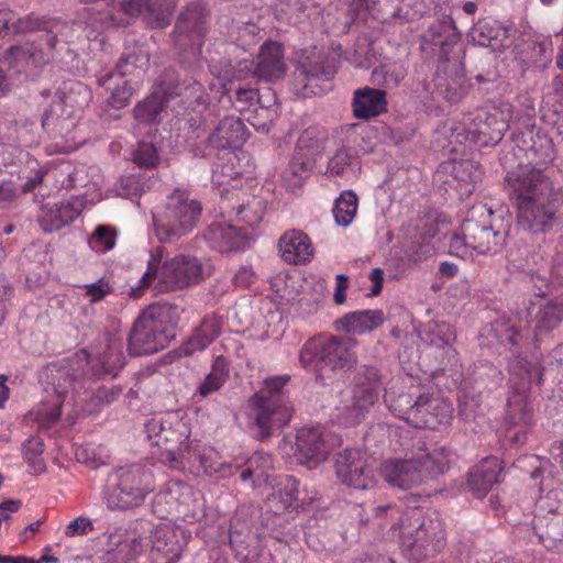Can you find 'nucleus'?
Returning <instances> with one entry per match:
<instances>
[{
  "instance_id": "obj_46",
  "label": "nucleus",
  "mask_w": 563,
  "mask_h": 563,
  "mask_svg": "<svg viewBox=\"0 0 563 563\" xmlns=\"http://www.w3.org/2000/svg\"><path fill=\"white\" fill-rule=\"evenodd\" d=\"M520 391L514 393L507 402L506 423L507 426L529 428L532 423V410L525 395V383Z\"/></svg>"
},
{
  "instance_id": "obj_24",
  "label": "nucleus",
  "mask_w": 563,
  "mask_h": 563,
  "mask_svg": "<svg viewBox=\"0 0 563 563\" xmlns=\"http://www.w3.org/2000/svg\"><path fill=\"white\" fill-rule=\"evenodd\" d=\"M460 32L450 15L432 22L422 35V49L438 51L441 62H449V54L457 43Z\"/></svg>"
},
{
  "instance_id": "obj_27",
  "label": "nucleus",
  "mask_w": 563,
  "mask_h": 563,
  "mask_svg": "<svg viewBox=\"0 0 563 563\" xmlns=\"http://www.w3.org/2000/svg\"><path fill=\"white\" fill-rule=\"evenodd\" d=\"M435 92L450 103L460 102L468 92L470 85L465 78L463 64L459 60L449 63L434 77Z\"/></svg>"
},
{
  "instance_id": "obj_59",
  "label": "nucleus",
  "mask_w": 563,
  "mask_h": 563,
  "mask_svg": "<svg viewBox=\"0 0 563 563\" xmlns=\"http://www.w3.org/2000/svg\"><path fill=\"white\" fill-rule=\"evenodd\" d=\"M159 159L156 146L150 142H139L133 152V162L140 167L153 168Z\"/></svg>"
},
{
  "instance_id": "obj_53",
  "label": "nucleus",
  "mask_w": 563,
  "mask_h": 563,
  "mask_svg": "<svg viewBox=\"0 0 563 563\" xmlns=\"http://www.w3.org/2000/svg\"><path fill=\"white\" fill-rule=\"evenodd\" d=\"M357 196L352 190L343 191L335 200L333 216L339 225L347 227L356 214Z\"/></svg>"
},
{
  "instance_id": "obj_45",
  "label": "nucleus",
  "mask_w": 563,
  "mask_h": 563,
  "mask_svg": "<svg viewBox=\"0 0 563 563\" xmlns=\"http://www.w3.org/2000/svg\"><path fill=\"white\" fill-rule=\"evenodd\" d=\"M162 88L168 97H185L186 101L198 100L203 91L202 85L195 78L185 75L180 77L174 70H168L163 77Z\"/></svg>"
},
{
  "instance_id": "obj_64",
  "label": "nucleus",
  "mask_w": 563,
  "mask_h": 563,
  "mask_svg": "<svg viewBox=\"0 0 563 563\" xmlns=\"http://www.w3.org/2000/svg\"><path fill=\"white\" fill-rule=\"evenodd\" d=\"M355 155L349 148H339L328 164V172L331 175H343L346 167L355 159Z\"/></svg>"
},
{
  "instance_id": "obj_51",
  "label": "nucleus",
  "mask_w": 563,
  "mask_h": 563,
  "mask_svg": "<svg viewBox=\"0 0 563 563\" xmlns=\"http://www.w3.org/2000/svg\"><path fill=\"white\" fill-rule=\"evenodd\" d=\"M43 452L44 442L40 437H31L22 445L24 460L33 475H40L46 471V465L42 456Z\"/></svg>"
},
{
  "instance_id": "obj_52",
  "label": "nucleus",
  "mask_w": 563,
  "mask_h": 563,
  "mask_svg": "<svg viewBox=\"0 0 563 563\" xmlns=\"http://www.w3.org/2000/svg\"><path fill=\"white\" fill-rule=\"evenodd\" d=\"M100 87H104L106 90L110 91V96L107 100V107L119 111L130 103L131 97L133 95V88L131 86L130 79H114L112 84L99 85Z\"/></svg>"
},
{
  "instance_id": "obj_55",
  "label": "nucleus",
  "mask_w": 563,
  "mask_h": 563,
  "mask_svg": "<svg viewBox=\"0 0 563 563\" xmlns=\"http://www.w3.org/2000/svg\"><path fill=\"white\" fill-rule=\"evenodd\" d=\"M163 107L161 98L157 95H152L135 106L134 118L142 123L156 122Z\"/></svg>"
},
{
  "instance_id": "obj_6",
  "label": "nucleus",
  "mask_w": 563,
  "mask_h": 563,
  "mask_svg": "<svg viewBox=\"0 0 563 563\" xmlns=\"http://www.w3.org/2000/svg\"><path fill=\"white\" fill-rule=\"evenodd\" d=\"M176 309L167 303L147 307L134 321L128 336L131 356L151 355L165 349L175 336Z\"/></svg>"
},
{
  "instance_id": "obj_61",
  "label": "nucleus",
  "mask_w": 563,
  "mask_h": 563,
  "mask_svg": "<svg viewBox=\"0 0 563 563\" xmlns=\"http://www.w3.org/2000/svg\"><path fill=\"white\" fill-rule=\"evenodd\" d=\"M117 230L110 225H98L92 235L91 244L100 252H107L114 247Z\"/></svg>"
},
{
  "instance_id": "obj_57",
  "label": "nucleus",
  "mask_w": 563,
  "mask_h": 563,
  "mask_svg": "<svg viewBox=\"0 0 563 563\" xmlns=\"http://www.w3.org/2000/svg\"><path fill=\"white\" fill-rule=\"evenodd\" d=\"M146 186V179L141 174L123 175L115 185L119 196L135 198L141 196Z\"/></svg>"
},
{
  "instance_id": "obj_30",
  "label": "nucleus",
  "mask_w": 563,
  "mask_h": 563,
  "mask_svg": "<svg viewBox=\"0 0 563 563\" xmlns=\"http://www.w3.org/2000/svg\"><path fill=\"white\" fill-rule=\"evenodd\" d=\"M150 63L148 53L140 45L126 46L119 58L113 71L97 77L98 85L112 84L114 79H129L139 71L147 68Z\"/></svg>"
},
{
  "instance_id": "obj_7",
  "label": "nucleus",
  "mask_w": 563,
  "mask_h": 563,
  "mask_svg": "<svg viewBox=\"0 0 563 563\" xmlns=\"http://www.w3.org/2000/svg\"><path fill=\"white\" fill-rule=\"evenodd\" d=\"M450 467V451L444 446L408 459L387 461L382 470L384 479L393 487L406 490L443 475Z\"/></svg>"
},
{
  "instance_id": "obj_28",
  "label": "nucleus",
  "mask_w": 563,
  "mask_h": 563,
  "mask_svg": "<svg viewBox=\"0 0 563 563\" xmlns=\"http://www.w3.org/2000/svg\"><path fill=\"white\" fill-rule=\"evenodd\" d=\"M247 139L243 121L233 115L224 117L205 139V144L213 150L239 148Z\"/></svg>"
},
{
  "instance_id": "obj_33",
  "label": "nucleus",
  "mask_w": 563,
  "mask_h": 563,
  "mask_svg": "<svg viewBox=\"0 0 563 563\" xmlns=\"http://www.w3.org/2000/svg\"><path fill=\"white\" fill-rule=\"evenodd\" d=\"M266 507L274 514H282L285 510H298L303 508L305 499L301 497L299 481L291 476H280L277 489L266 498Z\"/></svg>"
},
{
  "instance_id": "obj_3",
  "label": "nucleus",
  "mask_w": 563,
  "mask_h": 563,
  "mask_svg": "<svg viewBox=\"0 0 563 563\" xmlns=\"http://www.w3.org/2000/svg\"><path fill=\"white\" fill-rule=\"evenodd\" d=\"M90 355L81 349L67 357L54 361L45 365L40 379L48 387L56 397L49 408H45L38 413L43 417V422L47 426L56 423L62 413V406L69 396H74L84 387V382L88 374Z\"/></svg>"
},
{
  "instance_id": "obj_11",
  "label": "nucleus",
  "mask_w": 563,
  "mask_h": 563,
  "mask_svg": "<svg viewBox=\"0 0 563 563\" xmlns=\"http://www.w3.org/2000/svg\"><path fill=\"white\" fill-rule=\"evenodd\" d=\"M380 384L378 369L371 365H362L355 376L351 397L335 407L336 422L346 428L360 424L377 401Z\"/></svg>"
},
{
  "instance_id": "obj_44",
  "label": "nucleus",
  "mask_w": 563,
  "mask_h": 563,
  "mask_svg": "<svg viewBox=\"0 0 563 563\" xmlns=\"http://www.w3.org/2000/svg\"><path fill=\"white\" fill-rule=\"evenodd\" d=\"M536 309V307H533ZM563 321V292L547 300L537 307L534 313L536 336L549 333L556 329Z\"/></svg>"
},
{
  "instance_id": "obj_18",
  "label": "nucleus",
  "mask_w": 563,
  "mask_h": 563,
  "mask_svg": "<svg viewBox=\"0 0 563 563\" xmlns=\"http://www.w3.org/2000/svg\"><path fill=\"white\" fill-rule=\"evenodd\" d=\"M335 471L341 482L352 488L366 490L375 486L373 470L358 449H345L335 457Z\"/></svg>"
},
{
  "instance_id": "obj_49",
  "label": "nucleus",
  "mask_w": 563,
  "mask_h": 563,
  "mask_svg": "<svg viewBox=\"0 0 563 563\" xmlns=\"http://www.w3.org/2000/svg\"><path fill=\"white\" fill-rule=\"evenodd\" d=\"M229 377V362L223 356H218L211 366L210 373L198 387V394L207 397L219 390Z\"/></svg>"
},
{
  "instance_id": "obj_29",
  "label": "nucleus",
  "mask_w": 563,
  "mask_h": 563,
  "mask_svg": "<svg viewBox=\"0 0 563 563\" xmlns=\"http://www.w3.org/2000/svg\"><path fill=\"white\" fill-rule=\"evenodd\" d=\"M511 29L503 26L498 21L478 20L468 32L470 41L493 52H501L512 44Z\"/></svg>"
},
{
  "instance_id": "obj_12",
  "label": "nucleus",
  "mask_w": 563,
  "mask_h": 563,
  "mask_svg": "<svg viewBox=\"0 0 563 563\" xmlns=\"http://www.w3.org/2000/svg\"><path fill=\"white\" fill-rule=\"evenodd\" d=\"M445 545V523L437 510L427 512L415 531L402 539L404 550L415 563L434 556Z\"/></svg>"
},
{
  "instance_id": "obj_1",
  "label": "nucleus",
  "mask_w": 563,
  "mask_h": 563,
  "mask_svg": "<svg viewBox=\"0 0 563 563\" xmlns=\"http://www.w3.org/2000/svg\"><path fill=\"white\" fill-rule=\"evenodd\" d=\"M505 181L521 229L545 234L560 227L563 195L542 169L508 170Z\"/></svg>"
},
{
  "instance_id": "obj_63",
  "label": "nucleus",
  "mask_w": 563,
  "mask_h": 563,
  "mask_svg": "<svg viewBox=\"0 0 563 563\" xmlns=\"http://www.w3.org/2000/svg\"><path fill=\"white\" fill-rule=\"evenodd\" d=\"M336 59L334 57H327L324 60L317 64H309L307 73L312 81L316 80H330L336 74Z\"/></svg>"
},
{
  "instance_id": "obj_2",
  "label": "nucleus",
  "mask_w": 563,
  "mask_h": 563,
  "mask_svg": "<svg viewBox=\"0 0 563 563\" xmlns=\"http://www.w3.org/2000/svg\"><path fill=\"white\" fill-rule=\"evenodd\" d=\"M356 341L345 335H317L300 350V365L314 375L322 386L330 385L338 373L352 369L357 363Z\"/></svg>"
},
{
  "instance_id": "obj_13",
  "label": "nucleus",
  "mask_w": 563,
  "mask_h": 563,
  "mask_svg": "<svg viewBox=\"0 0 563 563\" xmlns=\"http://www.w3.org/2000/svg\"><path fill=\"white\" fill-rule=\"evenodd\" d=\"M510 224L494 217L492 210H486L479 219L467 218L461 225V232L465 235L471 249L481 254H497L505 244Z\"/></svg>"
},
{
  "instance_id": "obj_32",
  "label": "nucleus",
  "mask_w": 563,
  "mask_h": 563,
  "mask_svg": "<svg viewBox=\"0 0 563 563\" xmlns=\"http://www.w3.org/2000/svg\"><path fill=\"white\" fill-rule=\"evenodd\" d=\"M282 258L291 265H306L311 262L314 249L310 238L301 230H288L278 241Z\"/></svg>"
},
{
  "instance_id": "obj_22",
  "label": "nucleus",
  "mask_w": 563,
  "mask_h": 563,
  "mask_svg": "<svg viewBox=\"0 0 563 563\" xmlns=\"http://www.w3.org/2000/svg\"><path fill=\"white\" fill-rule=\"evenodd\" d=\"M55 97L58 102L54 101V104L43 113L42 125L44 129L51 125V120L57 108L62 112L67 111L68 115L73 114L76 110L84 109L91 100V91L85 84L70 80L63 82Z\"/></svg>"
},
{
  "instance_id": "obj_54",
  "label": "nucleus",
  "mask_w": 563,
  "mask_h": 563,
  "mask_svg": "<svg viewBox=\"0 0 563 563\" xmlns=\"http://www.w3.org/2000/svg\"><path fill=\"white\" fill-rule=\"evenodd\" d=\"M544 367L539 364H532L527 358L516 356L509 362V372L511 375L519 377L528 384L536 382L540 384L542 380Z\"/></svg>"
},
{
  "instance_id": "obj_40",
  "label": "nucleus",
  "mask_w": 563,
  "mask_h": 563,
  "mask_svg": "<svg viewBox=\"0 0 563 563\" xmlns=\"http://www.w3.org/2000/svg\"><path fill=\"white\" fill-rule=\"evenodd\" d=\"M3 67H19L18 71L37 68L46 63L45 54L34 43L11 46L0 60Z\"/></svg>"
},
{
  "instance_id": "obj_58",
  "label": "nucleus",
  "mask_w": 563,
  "mask_h": 563,
  "mask_svg": "<svg viewBox=\"0 0 563 563\" xmlns=\"http://www.w3.org/2000/svg\"><path fill=\"white\" fill-rule=\"evenodd\" d=\"M229 82L235 84H250L251 86H255L260 82L257 78V71L255 66V60L253 59H242L236 63L232 70V78Z\"/></svg>"
},
{
  "instance_id": "obj_26",
  "label": "nucleus",
  "mask_w": 563,
  "mask_h": 563,
  "mask_svg": "<svg viewBox=\"0 0 563 563\" xmlns=\"http://www.w3.org/2000/svg\"><path fill=\"white\" fill-rule=\"evenodd\" d=\"M329 452L330 446L320 428H301L297 431L294 454L300 464H319Z\"/></svg>"
},
{
  "instance_id": "obj_14",
  "label": "nucleus",
  "mask_w": 563,
  "mask_h": 563,
  "mask_svg": "<svg viewBox=\"0 0 563 563\" xmlns=\"http://www.w3.org/2000/svg\"><path fill=\"white\" fill-rule=\"evenodd\" d=\"M508 124L496 115L488 113L477 114L470 123H460L452 129L451 142L478 147L498 144L507 130Z\"/></svg>"
},
{
  "instance_id": "obj_5",
  "label": "nucleus",
  "mask_w": 563,
  "mask_h": 563,
  "mask_svg": "<svg viewBox=\"0 0 563 563\" xmlns=\"http://www.w3.org/2000/svg\"><path fill=\"white\" fill-rule=\"evenodd\" d=\"M289 380V375L267 378L264 387L250 398L257 440H267L290 421L294 409L285 391Z\"/></svg>"
},
{
  "instance_id": "obj_25",
  "label": "nucleus",
  "mask_w": 563,
  "mask_h": 563,
  "mask_svg": "<svg viewBox=\"0 0 563 563\" xmlns=\"http://www.w3.org/2000/svg\"><path fill=\"white\" fill-rule=\"evenodd\" d=\"M205 238L212 249L230 253L244 250L253 240V234L243 227L217 222L209 225Z\"/></svg>"
},
{
  "instance_id": "obj_43",
  "label": "nucleus",
  "mask_w": 563,
  "mask_h": 563,
  "mask_svg": "<svg viewBox=\"0 0 563 563\" xmlns=\"http://www.w3.org/2000/svg\"><path fill=\"white\" fill-rule=\"evenodd\" d=\"M221 100L223 102L227 100L232 108L241 113L250 112L260 103H262L258 90L255 88V86H251V82H228L223 85Z\"/></svg>"
},
{
  "instance_id": "obj_16",
  "label": "nucleus",
  "mask_w": 563,
  "mask_h": 563,
  "mask_svg": "<svg viewBox=\"0 0 563 563\" xmlns=\"http://www.w3.org/2000/svg\"><path fill=\"white\" fill-rule=\"evenodd\" d=\"M511 141L514 143L512 155H522L526 157L527 165L520 161L517 164V169L537 168V165L547 164L553 159L554 148L552 140L540 129H526L512 133Z\"/></svg>"
},
{
  "instance_id": "obj_35",
  "label": "nucleus",
  "mask_w": 563,
  "mask_h": 563,
  "mask_svg": "<svg viewBox=\"0 0 563 563\" xmlns=\"http://www.w3.org/2000/svg\"><path fill=\"white\" fill-rule=\"evenodd\" d=\"M229 542L241 563H254L261 555L260 537L245 525L235 522L231 526Z\"/></svg>"
},
{
  "instance_id": "obj_21",
  "label": "nucleus",
  "mask_w": 563,
  "mask_h": 563,
  "mask_svg": "<svg viewBox=\"0 0 563 563\" xmlns=\"http://www.w3.org/2000/svg\"><path fill=\"white\" fill-rule=\"evenodd\" d=\"M416 408L417 412L411 418L415 428L438 430L452 419V404L439 397L419 396Z\"/></svg>"
},
{
  "instance_id": "obj_34",
  "label": "nucleus",
  "mask_w": 563,
  "mask_h": 563,
  "mask_svg": "<svg viewBox=\"0 0 563 563\" xmlns=\"http://www.w3.org/2000/svg\"><path fill=\"white\" fill-rule=\"evenodd\" d=\"M255 66L260 81L274 82L282 79L287 70L282 44L277 42L264 43L261 46Z\"/></svg>"
},
{
  "instance_id": "obj_39",
  "label": "nucleus",
  "mask_w": 563,
  "mask_h": 563,
  "mask_svg": "<svg viewBox=\"0 0 563 563\" xmlns=\"http://www.w3.org/2000/svg\"><path fill=\"white\" fill-rule=\"evenodd\" d=\"M387 110L386 91L371 87L354 92L353 113L357 119H369Z\"/></svg>"
},
{
  "instance_id": "obj_9",
  "label": "nucleus",
  "mask_w": 563,
  "mask_h": 563,
  "mask_svg": "<svg viewBox=\"0 0 563 563\" xmlns=\"http://www.w3.org/2000/svg\"><path fill=\"white\" fill-rule=\"evenodd\" d=\"M154 490V478L142 465L120 467L109 475L103 487L102 500L111 511H126L140 507Z\"/></svg>"
},
{
  "instance_id": "obj_8",
  "label": "nucleus",
  "mask_w": 563,
  "mask_h": 563,
  "mask_svg": "<svg viewBox=\"0 0 563 563\" xmlns=\"http://www.w3.org/2000/svg\"><path fill=\"white\" fill-rule=\"evenodd\" d=\"M203 277V267L197 257L176 256L165 262L161 267L152 258L147 263V269L140 279L139 286L131 287L130 296L139 298L151 286L157 292L181 289L198 284Z\"/></svg>"
},
{
  "instance_id": "obj_47",
  "label": "nucleus",
  "mask_w": 563,
  "mask_h": 563,
  "mask_svg": "<svg viewBox=\"0 0 563 563\" xmlns=\"http://www.w3.org/2000/svg\"><path fill=\"white\" fill-rule=\"evenodd\" d=\"M42 24L34 14L19 16L12 11H0V36L37 31Z\"/></svg>"
},
{
  "instance_id": "obj_56",
  "label": "nucleus",
  "mask_w": 563,
  "mask_h": 563,
  "mask_svg": "<svg viewBox=\"0 0 563 563\" xmlns=\"http://www.w3.org/2000/svg\"><path fill=\"white\" fill-rule=\"evenodd\" d=\"M385 402L394 415L411 424L412 415L417 412L416 399L413 400L411 395L400 394L394 398L385 395Z\"/></svg>"
},
{
  "instance_id": "obj_10",
  "label": "nucleus",
  "mask_w": 563,
  "mask_h": 563,
  "mask_svg": "<svg viewBox=\"0 0 563 563\" xmlns=\"http://www.w3.org/2000/svg\"><path fill=\"white\" fill-rule=\"evenodd\" d=\"M200 201L190 198L186 190L175 189L168 197L164 210L153 214L157 239L173 243L190 233L201 218Z\"/></svg>"
},
{
  "instance_id": "obj_50",
  "label": "nucleus",
  "mask_w": 563,
  "mask_h": 563,
  "mask_svg": "<svg viewBox=\"0 0 563 563\" xmlns=\"http://www.w3.org/2000/svg\"><path fill=\"white\" fill-rule=\"evenodd\" d=\"M265 212V203L262 199H253L246 205H240L236 209L238 223H242L249 232L255 236V229L261 223Z\"/></svg>"
},
{
  "instance_id": "obj_36",
  "label": "nucleus",
  "mask_w": 563,
  "mask_h": 563,
  "mask_svg": "<svg viewBox=\"0 0 563 563\" xmlns=\"http://www.w3.org/2000/svg\"><path fill=\"white\" fill-rule=\"evenodd\" d=\"M500 461L496 456L483 459L475 465L467 478L470 489L477 496L484 497L499 482L501 472Z\"/></svg>"
},
{
  "instance_id": "obj_38",
  "label": "nucleus",
  "mask_w": 563,
  "mask_h": 563,
  "mask_svg": "<svg viewBox=\"0 0 563 563\" xmlns=\"http://www.w3.org/2000/svg\"><path fill=\"white\" fill-rule=\"evenodd\" d=\"M532 528L545 549H563V515H534Z\"/></svg>"
},
{
  "instance_id": "obj_31",
  "label": "nucleus",
  "mask_w": 563,
  "mask_h": 563,
  "mask_svg": "<svg viewBox=\"0 0 563 563\" xmlns=\"http://www.w3.org/2000/svg\"><path fill=\"white\" fill-rule=\"evenodd\" d=\"M81 206V200L78 198L54 205L47 203L41 209L38 223L47 233L58 231L78 218Z\"/></svg>"
},
{
  "instance_id": "obj_20",
  "label": "nucleus",
  "mask_w": 563,
  "mask_h": 563,
  "mask_svg": "<svg viewBox=\"0 0 563 563\" xmlns=\"http://www.w3.org/2000/svg\"><path fill=\"white\" fill-rule=\"evenodd\" d=\"M122 11L131 16H142L152 29L169 25L179 0H118Z\"/></svg>"
},
{
  "instance_id": "obj_60",
  "label": "nucleus",
  "mask_w": 563,
  "mask_h": 563,
  "mask_svg": "<svg viewBox=\"0 0 563 563\" xmlns=\"http://www.w3.org/2000/svg\"><path fill=\"white\" fill-rule=\"evenodd\" d=\"M100 362L106 373L115 375L117 372L124 365V355L122 351L115 346L112 340H108V347L102 353Z\"/></svg>"
},
{
  "instance_id": "obj_15",
  "label": "nucleus",
  "mask_w": 563,
  "mask_h": 563,
  "mask_svg": "<svg viewBox=\"0 0 563 563\" xmlns=\"http://www.w3.org/2000/svg\"><path fill=\"white\" fill-rule=\"evenodd\" d=\"M321 153L318 140H313L311 132L305 131L297 141L294 155L288 166L282 173L283 185L288 190L300 188L313 169L317 156Z\"/></svg>"
},
{
  "instance_id": "obj_37",
  "label": "nucleus",
  "mask_w": 563,
  "mask_h": 563,
  "mask_svg": "<svg viewBox=\"0 0 563 563\" xmlns=\"http://www.w3.org/2000/svg\"><path fill=\"white\" fill-rule=\"evenodd\" d=\"M147 545V539L143 537L132 536L125 539L119 536L110 537V547L103 558L104 563H135V559Z\"/></svg>"
},
{
  "instance_id": "obj_62",
  "label": "nucleus",
  "mask_w": 563,
  "mask_h": 563,
  "mask_svg": "<svg viewBox=\"0 0 563 563\" xmlns=\"http://www.w3.org/2000/svg\"><path fill=\"white\" fill-rule=\"evenodd\" d=\"M402 75L396 71L395 64H382L372 71V80L374 84L386 87L397 86Z\"/></svg>"
},
{
  "instance_id": "obj_23",
  "label": "nucleus",
  "mask_w": 563,
  "mask_h": 563,
  "mask_svg": "<svg viewBox=\"0 0 563 563\" xmlns=\"http://www.w3.org/2000/svg\"><path fill=\"white\" fill-rule=\"evenodd\" d=\"M188 488L179 482L163 487L152 501V512L161 519L186 517L188 512Z\"/></svg>"
},
{
  "instance_id": "obj_41",
  "label": "nucleus",
  "mask_w": 563,
  "mask_h": 563,
  "mask_svg": "<svg viewBox=\"0 0 563 563\" xmlns=\"http://www.w3.org/2000/svg\"><path fill=\"white\" fill-rule=\"evenodd\" d=\"M384 320L383 310L354 311L336 320L335 328L353 334H364L378 328Z\"/></svg>"
},
{
  "instance_id": "obj_17",
  "label": "nucleus",
  "mask_w": 563,
  "mask_h": 563,
  "mask_svg": "<svg viewBox=\"0 0 563 563\" xmlns=\"http://www.w3.org/2000/svg\"><path fill=\"white\" fill-rule=\"evenodd\" d=\"M209 10L201 0L187 4L179 13L173 36L180 47L200 45L207 32Z\"/></svg>"
},
{
  "instance_id": "obj_48",
  "label": "nucleus",
  "mask_w": 563,
  "mask_h": 563,
  "mask_svg": "<svg viewBox=\"0 0 563 563\" xmlns=\"http://www.w3.org/2000/svg\"><path fill=\"white\" fill-rule=\"evenodd\" d=\"M551 43L549 41H527L520 51V60L528 67L544 69L551 63Z\"/></svg>"
},
{
  "instance_id": "obj_42",
  "label": "nucleus",
  "mask_w": 563,
  "mask_h": 563,
  "mask_svg": "<svg viewBox=\"0 0 563 563\" xmlns=\"http://www.w3.org/2000/svg\"><path fill=\"white\" fill-rule=\"evenodd\" d=\"M223 320L217 314H209L203 318L195 334L183 345L185 355H191L211 344L221 333Z\"/></svg>"
},
{
  "instance_id": "obj_19",
  "label": "nucleus",
  "mask_w": 563,
  "mask_h": 563,
  "mask_svg": "<svg viewBox=\"0 0 563 563\" xmlns=\"http://www.w3.org/2000/svg\"><path fill=\"white\" fill-rule=\"evenodd\" d=\"M190 534L178 526L161 525L152 536V552L155 563H177L188 543Z\"/></svg>"
},
{
  "instance_id": "obj_4",
  "label": "nucleus",
  "mask_w": 563,
  "mask_h": 563,
  "mask_svg": "<svg viewBox=\"0 0 563 563\" xmlns=\"http://www.w3.org/2000/svg\"><path fill=\"white\" fill-rule=\"evenodd\" d=\"M144 432L153 446L154 459L175 470L184 468L185 461H190V427L177 413L169 412L147 420Z\"/></svg>"
}]
</instances>
